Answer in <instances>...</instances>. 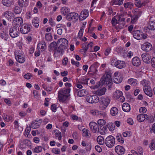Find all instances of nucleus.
Wrapping results in <instances>:
<instances>
[{
	"instance_id": "obj_1",
	"label": "nucleus",
	"mask_w": 155,
	"mask_h": 155,
	"mask_svg": "<svg viewBox=\"0 0 155 155\" xmlns=\"http://www.w3.org/2000/svg\"><path fill=\"white\" fill-rule=\"evenodd\" d=\"M70 89L64 88L61 89L58 92V97L60 101H64L66 100L70 95L69 93Z\"/></svg>"
},
{
	"instance_id": "obj_2",
	"label": "nucleus",
	"mask_w": 155,
	"mask_h": 155,
	"mask_svg": "<svg viewBox=\"0 0 155 155\" xmlns=\"http://www.w3.org/2000/svg\"><path fill=\"white\" fill-rule=\"evenodd\" d=\"M102 79L103 83L107 84L108 87H110L112 84L111 73L108 72L105 73L103 76Z\"/></svg>"
},
{
	"instance_id": "obj_3",
	"label": "nucleus",
	"mask_w": 155,
	"mask_h": 155,
	"mask_svg": "<svg viewBox=\"0 0 155 155\" xmlns=\"http://www.w3.org/2000/svg\"><path fill=\"white\" fill-rule=\"evenodd\" d=\"M110 102V99L108 97H102L99 101L100 104L99 107L101 110H104L108 106Z\"/></svg>"
},
{
	"instance_id": "obj_4",
	"label": "nucleus",
	"mask_w": 155,
	"mask_h": 155,
	"mask_svg": "<svg viewBox=\"0 0 155 155\" xmlns=\"http://www.w3.org/2000/svg\"><path fill=\"white\" fill-rule=\"evenodd\" d=\"M105 142L108 147L111 148L114 146L115 144V138L112 136H109L106 138Z\"/></svg>"
},
{
	"instance_id": "obj_5",
	"label": "nucleus",
	"mask_w": 155,
	"mask_h": 155,
	"mask_svg": "<svg viewBox=\"0 0 155 155\" xmlns=\"http://www.w3.org/2000/svg\"><path fill=\"white\" fill-rule=\"evenodd\" d=\"M89 125L90 129L93 133L101 132V130L100 129L99 126L96 123L91 122L89 123Z\"/></svg>"
},
{
	"instance_id": "obj_6",
	"label": "nucleus",
	"mask_w": 155,
	"mask_h": 155,
	"mask_svg": "<svg viewBox=\"0 0 155 155\" xmlns=\"http://www.w3.org/2000/svg\"><path fill=\"white\" fill-rule=\"evenodd\" d=\"M87 101L90 103H96L99 101V98L96 95L88 96L86 97Z\"/></svg>"
},
{
	"instance_id": "obj_7",
	"label": "nucleus",
	"mask_w": 155,
	"mask_h": 155,
	"mask_svg": "<svg viewBox=\"0 0 155 155\" xmlns=\"http://www.w3.org/2000/svg\"><path fill=\"white\" fill-rule=\"evenodd\" d=\"M134 38L137 40H141L142 39H145L147 38V36L144 35L143 33L140 31L137 30L135 31L133 35Z\"/></svg>"
},
{
	"instance_id": "obj_8",
	"label": "nucleus",
	"mask_w": 155,
	"mask_h": 155,
	"mask_svg": "<svg viewBox=\"0 0 155 155\" xmlns=\"http://www.w3.org/2000/svg\"><path fill=\"white\" fill-rule=\"evenodd\" d=\"M67 18L69 21H76L78 19V15L75 12H71L68 14Z\"/></svg>"
},
{
	"instance_id": "obj_9",
	"label": "nucleus",
	"mask_w": 155,
	"mask_h": 155,
	"mask_svg": "<svg viewBox=\"0 0 155 155\" xmlns=\"http://www.w3.org/2000/svg\"><path fill=\"white\" fill-rule=\"evenodd\" d=\"M57 43H60V46L63 47V48H67L68 46V41L65 38L59 39L57 41Z\"/></svg>"
},
{
	"instance_id": "obj_10",
	"label": "nucleus",
	"mask_w": 155,
	"mask_h": 155,
	"mask_svg": "<svg viewBox=\"0 0 155 155\" xmlns=\"http://www.w3.org/2000/svg\"><path fill=\"white\" fill-rule=\"evenodd\" d=\"M141 48L144 51H148L152 49V47L150 43L145 42L141 45Z\"/></svg>"
},
{
	"instance_id": "obj_11",
	"label": "nucleus",
	"mask_w": 155,
	"mask_h": 155,
	"mask_svg": "<svg viewBox=\"0 0 155 155\" xmlns=\"http://www.w3.org/2000/svg\"><path fill=\"white\" fill-rule=\"evenodd\" d=\"M143 61L145 63H149L150 62L151 56L148 53L143 54L141 55Z\"/></svg>"
},
{
	"instance_id": "obj_12",
	"label": "nucleus",
	"mask_w": 155,
	"mask_h": 155,
	"mask_svg": "<svg viewBox=\"0 0 155 155\" xmlns=\"http://www.w3.org/2000/svg\"><path fill=\"white\" fill-rule=\"evenodd\" d=\"M115 152L119 155H122L125 152L124 148L122 146L118 145L115 148Z\"/></svg>"
},
{
	"instance_id": "obj_13",
	"label": "nucleus",
	"mask_w": 155,
	"mask_h": 155,
	"mask_svg": "<svg viewBox=\"0 0 155 155\" xmlns=\"http://www.w3.org/2000/svg\"><path fill=\"white\" fill-rule=\"evenodd\" d=\"M88 15V10L84 9L81 12L79 16V19L81 20H83L86 18Z\"/></svg>"
},
{
	"instance_id": "obj_14",
	"label": "nucleus",
	"mask_w": 155,
	"mask_h": 155,
	"mask_svg": "<svg viewBox=\"0 0 155 155\" xmlns=\"http://www.w3.org/2000/svg\"><path fill=\"white\" fill-rule=\"evenodd\" d=\"M30 30V28L26 24L22 25L20 28V31L23 34L27 33Z\"/></svg>"
},
{
	"instance_id": "obj_15",
	"label": "nucleus",
	"mask_w": 155,
	"mask_h": 155,
	"mask_svg": "<svg viewBox=\"0 0 155 155\" xmlns=\"http://www.w3.org/2000/svg\"><path fill=\"white\" fill-rule=\"evenodd\" d=\"M137 118L139 122H142L148 120V116L145 114H140L137 116Z\"/></svg>"
},
{
	"instance_id": "obj_16",
	"label": "nucleus",
	"mask_w": 155,
	"mask_h": 155,
	"mask_svg": "<svg viewBox=\"0 0 155 155\" xmlns=\"http://www.w3.org/2000/svg\"><path fill=\"white\" fill-rule=\"evenodd\" d=\"M114 65L116 67L119 69L125 67V62L121 61H116Z\"/></svg>"
},
{
	"instance_id": "obj_17",
	"label": "nucleus",
	"mask_w": 155,
	"mask_h": 155,
	"mask_svg": "<svg viewBox=\"0 0 155 155\" xmlns=\"http://www.w3.org/2000/svg\"><path fill=\"white\" fill-rule=\"evenodd\" d=\"M132 63L133 65L138 66L141 64L140 60L138 57H134L132 59Z\"/></svg>"
},
{
	"instance_id": "obj_18",
	"label": "nucleus",
	"mask_w": 155,
	"mask_h": 155,
	"mask_svg": "<svg viewBox=\"0 0 155 155\" xmlns=\"http://www.w3.org/2000/svg\"><path fill=\"white\" fill-rule=\"evenodd\" d=\"M106 91V89L105 87H103L102 88L94 91V93L95 94L99 96H101L105 94Z\"/></svg>"
},
{
	"instance_id": "obj_19",
	"label": "nucleus",
	"mask_w": 155,
	"mask_h": 155,
	"mask_svg": "<svg viewBox=\"0 0 155 155\" xmlns=\"http://www.w3.org/2000/svg\"><path fill=\"white\" fill-rule=\"evenodd\" d=\"M19 34L17 29L15 28L13 29V28H11L9 30V34L10 36L12 38H15Z\"/></svg>"
},
{
	"instance_id": "obj_20",
	"label": "nucleus",
	"mask_w": 155,
	"mask_h": 155,
	"mask_svg": "<svg viewBox=\"0 0 155 155\" xmlns=\"http://www.w3.org/2000/svg\"><path fill=\"white\" fill-rule=\"evenodd\" d=\"M143 91L145 94L150 97H151L153 95L152 90L150 87L147 88H143Z\"/></svg>"
},
{
	"instance_id": "obj_21",
	"label": "nucleus",
	"mask_w": 155,
	"mask_h": 155,
	"mask_svg": "<svg viewBox=\"0 0 155 155\" xmlns=\"http://www.w3.org/2000/svg\"><path fill=\"white\" fill-rule=\"evenodd\" d=\"M37 48L41 49L42 51H45L46 48V45L44 41H41L37 45Z\"/></svg>"
},
{
	"instance_id": "obj_22",
	"label": "nucleus",
	"mask_w": 155,
	"mask_h": 155,
	"mask_svg": "<svg viewBox=\"0 0 155 155\" xmlns=\"http://www.w3.org/2000/svg\"><path fill=\"white\" fill-rule=\"evenodd\" d=\"M122 108L123 110L126 112H128L130 110V107L129 104L127 103L123 104Z\"/></svg>"
},
{
	"instance_id": "obj_23",
	"label": "nucleus",
	"mask_w": 155,
	"mask_h": 155,
	"mask_svg": "<svg viewBox=\"0 0 155 155\" xmlns=\"http://www.w3.org/2000/svg\"><path fill=\"white\" fill-rule=\"evenodd\" d=\"M97 64V63H95L93 64L92 65L90 68V71L94 74L96 73L97 71V70L96 68Z\"/></svg>"
},
{
	"instance_id": "obj_24",
	"label": "nucleus",
	"mask_w": 155,
	"mask_h": 155,
	"mask_svg": "<svg viewBox=\"0 0 155 155\" xmlns=\"http://www.w3.org/2000/svg\"><path fill=\"white\" fill-rule=\"evenodd\" d=\"M97 123V124L99 126L100 129H101L102 130L104 128V127L103 126L105 124V121L103 119H101L98 120Z\"/></svg>"
},
{
	"instance_id": "obj_25",
	"label": "nucleus",
	"mask_w": 155,
	"mask_h": 155,
	"mask_svg": "<svg viewBox=\"0 0 155 155\" xmlns=\"http://www.w3.org/2000/svg\"><path fill=\"white\" fill-rule=\"evenodd\" d=\"M39 20L38 17H35L32 21V23L34 27L38 28L39 26Z\"/></svg>"
},
{
	"instance_id": "obj_26",
	"label": "nucleus",
	"mask_w": 155,
	"mask_h": 155,
	"mask_svg": "<svg viewBox=\"0 0 155 155\" xmlns=\"http://www.w3.org/2000/svg\"><path fill=\"white\" fill-rule=\"evenodd\" d=\"M147 28L149 30H155V22L153 21H150L148 24Z\"/></svg>"
},
{
	"instance_id": "obj_27",
	"label": "nucleus",
	"mask_w": 155,
	"mask_h": 155,
	"mask_svg": "<svg viewBox=\"0 0 155 155\" xmlns=\"http://www.w3.org/2000/svg\"><path fill=\"white\" fill-rule=\"evenodd\" d=\"M118 112V110L115 107H112L110 110V114L113 116L116 115Z\"/></svg>"
},
{
	"instance_id": "obj_28",
	"label": "nucleus",
	"mask_w": 155,
	"mask_h": 155,
	"mask_svg": "<svg viewBox=\"0 0 155 155\" xmlns=\"http://www.w3.org/2000/svg\"><path fill=\"white\" fill-rule=\"evenodd\" d=\"M133 13L136 16H137V17L138 18L140 16L142 13V12L138 8H136L134 9V11H133Z\"/></svg>"
},
{
	"instance_id": "obj_29",
	"label": "nucleus",
	"mask_w": 155,
	"mask_h": 155,
	"mask_svg": "<svg viewBox=\"0 0 155 155\" xmlns=\"http://www.w3.org/2000/svg\"><path fill=\"white\" fill-rule=\"evenodd\" d=\"M13 15V13L11 12L6 11L4 13V16L8 19H11Z\"/></svg>"
},
{
	"instance_id": "obj_30",
	"label": "nucleus",
	"mask_w": 155,
	"mask_h": 155,
	"mask_svg": "<svg viewBox=\"0 0 155 155\" xmlns=\"http://www.w3.org/2000/svg\"><path fill=\"white\" fill-rule=\"evenodd\" d=\"M19 22V17H17L15 18L14 19L13 21V25L15 27L17 28V27L18 26Z\"/></svg>"
},
{
	"instance_id": "obj_31",
	"label": "nucleus",
	"mask_w": 155,
	"mask_h": 155,
	"mask_svg": "<svg viewBox=\"0 0 155 155\" xmlns=\"http://www.w3.org/2000/svg\"><path fill=\"white\" fill-rule=\"evenodd\" d=\"M141 83L144 86L143 88H147L148 87H150V83L149 81L146 80H143L142 81H141Z\"/></svg>"
},
{
	"instance_id": "obj_32",
	"label": "nucleus",
	"mask_w": 155,
	"mask_h": 155,
	"mask_svg": "<svg viewBox=\"0 0 155 155\" xmlns=\"http://www.w3.org/2000/svg\"><path fill=\"white\" fill-rule=\"evenodd\" d=\"M39 124L38 121H33L31 124V127L33 129H36L39 127Z\"/></svg>"
},
{
	"instance_id": "obj_33",
	"label": "nucleus",
	"mask_w": 155,
	"mask_h": 155,
	"mask_svg": "<svg viewBox=\"0 0 155 155\" xmlns=\"http://www.w3.org/2000/svg\"><path fill=\"white\" fill-rule=\"evenodd\" d=\"M123 93L121 91H117L114 93V95L116 98L118 99L120 97H122Z\"/></svg>"
},
{
	"instance_id": "obj_34",
	"label": "nucleus",
	"mask_w": 155,
	"mask_h": 155,
	"mask_svg": "<svg viewBox=\"0 0 155 155\" xmlns=\"http://www.w3.org/2000/svg\"><path fill=\"white\" fill-rule=\"evenodd\" d=\"M98 143L100 145H103L104 143V140L103 137L101 136H98L97 138Z\"/></svg>"
},
{
	"instance_id": "obj_35",
	"label": "nucleus",
	"mask_w": 155,
	"mask_h": 155,
	"mask_svg": "<svg viewBox=\"0 0 155 155\" xmlns=\"http://www.w3.org/2000/svg\"><path fill=\"white\" fill-rule=\"evenodd\" d=\"M2 3L6 6H9L12 4L11 0H2Z\"/></svg>"
},
{
	"instance_id": "obj_36",
	"label": "nucleus",
	"mask_w": 155,
	"mask_h": 155,
	"mask_svg": "<svg viewBox=\"0 0 155 155\" xmlns=\"http://www.w3.org/2000/svg\"><path fill=\"white\" fill-rule=\"evenodd\" d=\"M87 92L86 90L84 89H82L79 90L77 93V95L78 96L80 97L84 96L86 94V93Z\"/></svg>"
},
{
	"instance_id": "obj_37",
	"label": "nucleus",
	"mask_w": 155,
	"mask_h": 155,
	"mask_svg": "<svg viewBox=\"0 0 155 155\" xmlns=\"http://www.w3.org/2000/svg\"><path fill=\"white\" fill-rule=\"evenodd\" d=\"M124 5L125 8H130L131 9L133 6V4L130 2H129L124 3Z\"/></svg>"
},
{
	"instance_id": "obj_38",
	"label": "nucleus",
	"mask_w": 155,
	"mask_h": 155,
	"mask_svg": "<svg viewBox=\"0 0 155 155\" xmlns=\"http://www.w3.org/2000/svg\"><path fill=\"white\" fill-rule=\"evenodd\" d=\"M116 138L118 142L122 143L124 142V140L120 134H118L117 135Z\"/></svg>"
},
{
	"instance_id": "obj_39",
	"label": "nucleus",
	"mask_w": 155,
	"mask_h": 155,
	"mask_svg": "<svg viewBox=\"0 0 155 155\" xmlns=\"http://www.w3.org/2000/svg\"><path fill=\"white\" fill-rule=\"evenodd\" d=\"M97 115L101 118H104L106 117V113L101 111H98L97 112Z\"/></svg>"
},
{
	"instance_id": "obj_40",
	"label": "nucleus",
	"mask_w": 155,
	"mask_h": 155,
	"mask_svg": "<svg viewBox=\"0 0 155 155\" xmlns=\"http://www.w3.org/2000/svg\"><path fill=\"white\" fill-rule=\"evenodd\" d=\"M128 82L130 84L133 86H134L137 84V80L134 79H129L128 81Z\"/></svg>"
},
{
	"instance_id": "obj_41",
	"label": "nucleus",
	"mask_w": 155,
	"mask_h": 155,
	"mask_svg": "<svg viewBox=\"0 0 155 155\" xmlns=\"http://www.w3.org/2000/svg\"><path fill=\"white\" fill-rule=\"evenodd\" d=\"M54 133L55 134L56 137H58V140H59L61 139L62 136L61 133L58 130H54Z\"/></svg>"
},
{
	"instance_id": "obj_42",
	"label": "nucleus",
	"mask_w": 155,
	"mask_h": 155,
	"mask_svg": "<svg viewBox=\"0 0 155 155\" xmlns=\"http://www.w3.org/2000/svg\"><path fill=\"white\" fill-rule=\"evenodd\" d=\"M83 131V135L84 136L90 137L91 136V134L88 133V131L86 129H83L82 130Z\"/></svg>"
},
{
	"instance_id": "obj_43",
	"label": "nucleus",
	"mask_w": 155,
	"mask_h": 155,
	"mask_svg": "<svg viewBox=\"0 0 155 155\" xmlns=\"http://www.w3.org/2000/svg\"><path fill=\"white\" fill-rule=\"evenodd\" d=\"M108 128L110 130L113 131L114 130L115 128V124L113 123H109L107 125Z\"/></svg>"
},
{
	"instance_id": "obj_44",
	"label": "nucleus",
	"mask_w": 155,
	"mask_h": 155,
	"mask_svg": "<svg viewBox=\"0 0 155 155\" xmlns=\"http://www.w3.org/2000/svg\"><path fill=\"white\" fill-rule=\"evenodd\" d=\"M69 12V9L67 7H64L62 9V13L64 15H66Z\"/></svg>"
},
{
	"instance_id": "obj_45",
	"label": "nucleus",
	"mask_w": 155,
	"mask_h": 155,
	"mask_svg": "<svg viewBox=\"0 0 155 155\" xmlns=\"http://www.w3.org/2000/svg\"><path fill=\"white\" fill-rule=\"evenodd\" d=\"M122 79L121 77H118L117 78H115L114 79V83L118 84L120 83L122 81Z\"/></svg>"
},
{
	"instance_id": "obj_46",
	"label": "nucleus",
	"mask_w": 155,
	"mask_h": 155,
	"mask_svg": "<svg viewBox=\"0 0 155 155\" xmlns=\"http://www.w3.org/2000/svg\"><path fill=\"white\" fill-rule=\"evenodd\" d=\"M13 11L15 14L19 13V7L18 5H15Z\"/></svg>"
},
{
	"instance_id": "obj_47",
	"label": "nucleus",
	"mask_w": 155,
	"mask_h": 155,
	"mask_svg": "<svg viewBox=\"0 0 155 155\" xmlns=\"http://www.w3.org/2000/svg\"><path fill=\"white\" fill-rule=\"evenodd\" d=\"M130 16L131 17V22L132 23H134L138 18L137 16H136L134 15L133 16H132L131 15H130Z\"/></svg>"
},
{
	"instance_id": "obj_48",
	"label": "nucleus",
	"mask_w": 155,
	"mask_h": 155,
	"mask_svg": "<svg viewBox=\"0 0 155 155\" xmlns=\"http://www.w3.org/2000/svg\"><path fill=\"white\" fill-rule=\"evenodd\" d=\"M84 32V29L81 28L78 33V37L80 39L82 38Z\"/></svg>"
},
{
	"instance_id": "obj_49",
	"label": "nucleus",
	"mask_w": 155,
	"mask_h": 155,
	"mask_svg": "<svg viewBox=\"0 0 155 155\" xmlns=\"http://www.w3.org/2000/svg\"><path fill=\"white\" fill-rule=\"evenodd\" d=\"M42 150V147L41 146L36 147L35 148V151L36 153L41 152Z\"/></svg>"
},
{
	"instance_id": "obj_50",
	"label": "nucleus",
	"mask_w": 155,
	"mask_h": 155,
	"mask_svg": "<svg viewBox=\"0 0 155 155\" xmlns=\"http://www.w3.org/2000/svg\"><path fill=\"white\" fill-rule=\"evenodd\" d=\"M119 23V21H117V18L115 17H113L111 21V23L113 26H115L116 24H118Z\"/></svg>"
},
{
	"instance_id": "obj_51",
	"label": "nucleus",
	"mask_w": 155,
	"mask_h": 155,
	"mask_svg": "<svg viewBox=\"0 0 155 155\" xmlns=\"http://www.w3.org/2000/svg\"><path fill=\"white\" fill-rule=\"evenodd\" d=\"M66 49L63 48V47L60 45L57 49V51L60 54H62L63 53L64 50Z\"/></svg>"
},
{
	"instance_id": "obj_52",
	"label": "nucleus",
	"mask_w": 155,
	"mask_h": 155,
	"mask_svg": "<svg viewBox=\"0 0 155 155\" xmlns=\"http://www.w3.org/2000/svg\"><path fill=\"white\" fill-rule=\"evenodd\" d=\"M18 52H15V58L18 63L19 62V55L18 54Z\"/></svg>"
},
{
	"instance_id": "obj_53",
	"label": "nucleus",
	"mask_w": 155,
	"mask_h": 155,
	"mask_svg": "<svg viewBox=\"0 0 155 155\" xmlns=\"http://www.w3.org/2000/svg\"><path fill=\"white\" fill-rule=\"evenodd\" d=\"M45 38L47 41H50L52 38L51 34L50 33L46 34L45 35Z\"/></svg>"
},
{
	"instance_id": "obj_54",
	"label": "nucleus",
	"mask_w": 155,
	"mask_h": 155,
	"mask_svg": "<svg viewBox=\"0 0 155 155\" xmlns=\"http://www.w3.org/2000/svg\"><path fill=\"white\" fill-rule=\"evenodd\" d=\"M12 118L10 116L4 115L3 116V119L4 120L7 121H9L11 120Z\"/></svg>"
},
{
	"instance_id": "obj_55",
	"label": "nucleus",
	"mask_w": 155,
	"mask_h": 155,
	"mask_svg": "<svg viewBox=\"0 0 155 155\" xmlns=\"http://www.w3.org/2000/svg\"><path fill=\"white\" fill-rule=\"evenodd\" d=\"M32 75L30 73H27V74H25L24 77V78L26 79H29L31 77H32Z\"/></svg>"
},
{
	"instance_id": "obj_56",
	"label": "nucleus",
	"mask_w": 155,
	"mask_h": 155,
	"mask_svg": "<svg viewBox=\"0 0 155 155\" xmlns=\"http://www.w3.org/2000/svg\"><path fill=\"white\" fill-rule=\"evenodd\" d=\"M25 56L22 54V56L20 55V63H24L25 61Z\"/></svg>"
},
{
	"instance_id": "obj_57",
	"label": "nucleus",
	"mask_w": 155,
	"mask_h": 155,
	"mask_svg": "<svg viewBox=\"0 0 155 155\" xmlns=\"http://www.w3.org/2000/svg\"><path fill=\"white\" fill-rule=\"evenodd\" d=\"M89 47V45H88L87 43H85L83 45V49L85 50V51H86L88 49Z\"/></svg>"
},
{
	"instance_id": "obj_58",
	"label": "nucleus",
	"mask_w": 155,
	"mask_h": 155,
	"mask_svg": "<svg viewBox=\"0 0 155 155\" xmlns=\"http://www.w3.org/2000/svg\"><path fill=\"white\" fill-rule=\"evenodd\" d=\"M151 63L152 66L155 68V58L153 57L151 59Z\"/></svg>"
},
{
	"instance_id": "obj_59",
	"label": "nucleus",
	"mask_w": 155,
	"mask_h": 155,
	"mask_svg": "<svg viewBox=\"0 0 155 155\" xmlns=\"http://www.w3.org/2000/svg\"><path fill=\"white\" fill-rule=\"evenodd\" d=\"M139 111L140 113H145L146 112L147 109L145 107H141L140 108Z\"/></svg>"
},
{
	"instance_id": "obj_60",
	"label": "nucleus",
	"mask_w": 155,
	"mask_h": 155,
	"mask_svg": "<svg viewBox=\"0 0 155 155\" xmlns=\"http://www.w3.org/2000/svg\"><path fill=\"white\" fill-rule=\"evenodd\" d=\"M138 155H142L143 153V149L141 147H138Z\"/></svg>"
},
{
	"instance_id": "obj_61",
	"label": "nucleus",
	"mask_w": 155,
	"mask_h": 155,
	"mask_svg": "<svg viewBox=\"0 0 155 155\" xmlns=\"http://www.w3.org/2000/svg\"><path fill=\"white\" fill-rule=\"evenodd\" d=\"M52 152L55 154H59L60 152L59 150H58V149L56 148L53 149L52 150Z\"/></svg>"
},
{
	"instance_id": "obj_62",
	"label": "nucleus",
	"mask_w": 155,
	"mask_h": 155,
	"mask_svg": "<svg viewBox=\"0 0 155 155\" xmlns=\"http://www.w3.org/2000/svg\"><path fill=\"white\" fill-rule=\"evenodd\" d=\"M143 3H141L140 1H139L135 3V5L138 7L140 8L143 5Z\"/></svg>"
},
{
	"instance_id": "obj_63",
	"label": "nucleus",
	"mask_w": 155,
	"mask_h": 155,
	"mask_svg": "<svg viewBox=\"0 0 155 155\" xmlns=\"http://www.w3.org/2000/svg\"><path fill=\"white\" fill-rule=\"evenodd\" d=\"M150 147L151 150H154L155 149V144L153 142H151L150 144Z\"/></svg>"
},
{
	"instance_id": "obj_64",
	"label": "nucleus",
	"mask_w": 155,
	"mask_h": 155,
	"mask_svg": "<svg viewBox=\"0 0 155 155\" xmlns=\"http://www.w3.org/2000/svg\"><path fill=\"white\" fill-rule=\"evenodd\" d=\"M51 109L53 111L55 112L57 109L56 105L54 104H53L51 106Z\"/></svg>"
}]
</instances>
